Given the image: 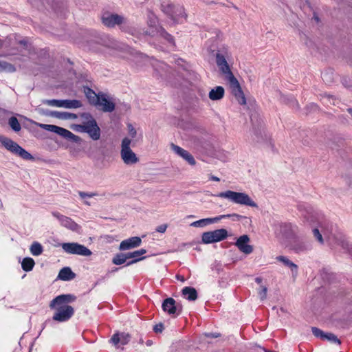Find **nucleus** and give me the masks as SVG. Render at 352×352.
Instances as JSON below:
<instances>
[{
  "instance_id": "nucleus-6",
  "label": "nucleus",
  "mask_w": 352,
  "mask_h": 352,
  "mask_svg": "<svg viewBox=\"0 0 352 352\" xmlns=\"http://www.w3.org/2000/svg\"><path fill=\"white\" fill-rule=\"evenodd\" d=\"M162 10L175 23H183L186 20L184 8L181 6L166 3L162 4Z\"/></svg>"
},
{
  "instance_id": "nucleus-33",
  "label": "nucleus",
  "mask_w": 352,
  "mask_h": 352,
  "mask_svg": "<svg viewBox=\"0 0 352 352\" xmlns=\"http://www.w3.org/2000/svg\"><path fill=\"white\" fill-rule=\"evenodd\" d=\"M128 255L129 253L118 254L113 257L112 262L115 265L123 264L126 261L127 259L130 258V257Z\"/></svg>"
},
{
  "instance_id": "nucleus-34",
  "label": "nucleus",
  "mask_w": 352,
  "mask_h": 352,
  "mask_svg": "<svg viewBox=\"0 0 352 352\" xmlns=\"http://www.w3.org/2000/svg\"><path fill=\"white\" fill-rule=\"evenodd\" d=\"M30 252L34 256H39L43 252V247L38 242H34L30 247Z\"/></svg>"
},
{
  "instance_id": "nucleus-36",
  "label": "nucleus",
  "mask_w": 352,
  "mask_h": 352,
  "mask_svg": "<svg viewBox=\"0 0 352 352\" xmlns=\"http://www.w3.org/2000/svg\"><path fill=\"white\" fill-rule=\"evenodd\" d=\"M8 124L12 129L16 132L19 131L21 129L19 122L15 117H11L8 120Z\"/></svg>"
},
{
  "instance_id": "nucleus-14",
  "label": "nucleus",
  "mask_w": 352,
  "mask_h": 352,
  "mask_svg": "<svg viewBox=\"0 0 352 352\" xmlns=\"http://www.w3.org/2000/svg\"><path fill=\"white\" fill-rule=\"evenodd\" d=\"M130 140L131 145L135 146L138 143L141 142L143 139V135L139 130L133 126L131 124H127V135L122 140Z\"/></svg>"
},
{
  "instance_id": "nucleus-27",
  "label": "nucleus",
  "mask_w": 352,
  "mask_h": 352,
  "mask_svg": "<svg viewBox=\"0 0 352 352\" xmlns=\"http://www.w3.org/2000/svg\"><path fill=\"white\" fill-rule=\"evenodd\" d=\"M182 295L188 300H195L197 298L196 289L190 287H185L183 288Z\"/></svg>"
},
{
  "instance_id": "nucleus-20",
  "label": "nucleus",
  "mask_w": 352,
  "mask_h": 352,
  "mask_svg": "<svg viewBox=\"0 0 352 352\" xmlns=\"http://www.w3.org/2000/svg\"><path fill=\"white\" fill-rule=\"evenodd\" d=\"M130 340V336L126 333H116L113 335L110 341L117 347H119V344L125 345Z\"/></svg>"
},
{
  "instance_id": "nucleus-49",
  "label": "nucleus",
  "mask_w": 352,
  "mask_h": 352,
  "mask_svg": "<svg viewBox=\"0 0 352 352\" xmlns=\"http://www.w3.org/2000/svg\"><path fill=\"white\" fill-rule=\"evenodd\" d=\"M210 179L211 180H213V181H215V182H219V181H220V179H219V177H216V176H214V175H211V176L210 177Z\"/></svg>"
},
{
  "instance_id": "nucleus-3",
  "label": "nucleus",
  "mask_w": 352,
  "mask_h": 352,
  "mask_svg": "<svg viewBox=\"0 0 352 352\" xmlns=\"http://www.w3.org/2000/svg\"><path fill=\"white\" fill-rule=\"evenodd\" d=\"M130 140H122L120 146V156L122 162L126 166H133L140 162L138 155L132 150Z\"/></svg>"
},
{
  "instance_id": "nucleus-30",
  "label": "nucleus",
  "mask_w": 352,
  "mask_h": 352,
  "mask_svg": "<svg viewBox=\"0 0 352 352\" xmlns=\"http://www.w3.org/2000/svg\"><path fill=\"white\" fill-rule=\"evenodd\" d=\"M82 107V102L78 100H62V108L78 109Z\"/></svg>"
},
{
  "instance_id": "nucleus-56",
  "label": "nucleus",
  "mask_w": 352,
  "mask_h": 352,
  "mask_svg": "<svg viewBox=\"0 0 352 352\" xmlns=\"http://www.w3.org/2000/svg\"><path fill=\"white\" fill-rule=\"evenodd\" d=\"M294 103L296 104V106H298L297 102L294 101Z\"/></svg>"
},
{
  "instance_id": "nucleus-35",
  "label": "nucleus",
  "mask_w": 352,
  "mask_h": 352,
  "mask_svg": "<svg viewBox=\"0 0 352 352\" xmlns=\"http://www.w3.org/2000/svg\"><path fill=\"white\" fill-rule=\"evenodd\" d=\"M78 195H79L80 199L82 200H83L84 203L87 206L91 205V203L89 202L87 199L89 198H91L94 196L98 195V194L96 192H82V191H79Z\"/></svg>"
},
{
  "instance_id": "nucleus-40",
  "label": "nucleus",
  "mask_w": 352,
  "mask_h": 352,
  "mask_svg": "<svg viewBox=\"0 0 352 352\" xmlns=\"http://www.w3.org/2000/svg\"><path fill=\"white\" fill-rule=\"evenodd\" d=\"M85 120L80 124H72L71 129L78 133L85 132Z\"/></svg>"
},
{
  "instance_id": "nucleus-13",
  "label": "nucleus",
  "mask_w": 352,
  "mask_h": 352,
  "mask_svg": "<svg viewBox=\"0 0 352 352\" xmlns=\"http://www.w3.org/2000/svg\"><path fill=\"white\" fill-rule=\"evenodd\" d=\"M102 21L104 25L109 28H113L116 25H119L126 23V19L123 16L110 13L104 14L102 17Z\"/></svg>"
},
{
  "instance_id": "nucleus-55",
  "label": "nucleus",
  "mask_w": 352,
  "mask_h": 352,
  "mask_svg": "<svg viewBox=\"0 0 352 352\" xmlns=\"http://www.w3.org/2000/svg\"><path fill=\"white\" fill-rule=\"evenodd\" d=\"M233 8L235 9H237L236 6H233Z\"/></svg>"
},
{
  "instance_id": "nucleus-19",
  "label": "nucleus",
  "mask_w": 352,
  "mask_h": 352,
  "mask_svg": "<svg viewBox=\"0 0 352 352\" xmlns=\"http://www.w3.org/2000/svg\"><path fill=\"white\" fill-rule=\"evenodd\" d=\"M142 243V240L138 236H133L126 240L122 241L120 244L119 249L120 250H126L140 246Z\"/></svg>"
},
{
  "instance_id": "nucleus-39",
  "label": "nucleus",
  "mask_w": 352,
  "mask_h": 352,
  "mask_svg": "<svg viewBox=\"0 0 352 352\" xmlns=\"http://www.w3.org/2000/svg\"><path fill=\"white\" fill-rule=\"evenodd\" d=\"M217 217H221V220L226 218H232L233 221H240L242 219L245 218L243 216L233 213L230 214H222L220 216H218Z\"/></svg>"
},
{
  "instance_id": "nucleus-52",
  "label": "nucleus",
  "mask_w": 352,
  "mask_h": 352,
  "mask_svg": "<svg viewBox=\"0 0 352 352\" xmlns=\"http://www.w3.org/2000/svg\"><path fill=\"white\" fill-rule=\"evenodd\" d=\"M146 344H147L148 346L151 345V344H152V341H151V340H148V341L146 342Z\"/></svg>"
},
{
  "instance_id": "nucleus-47",
  "label": "nucleus",
  "mask_w": 352,
  "mask_h": 352,
  "mask_svg": "<svg viewBox=\"0 0 352 352\" xmlns=\"http://www.w3.org/2000/svg\"><path fill=\"white\" fill-rule=\"evenodd\" d=\"M206 336H208L209 338H218L219 336V334L217 333H210L206 334Z\"/></svg>"
},
{
  "instance_id": "nucleus-29",
  "label": "nucleus",
  "mask_w": 352,
  "mask_h": 352,
  "mask_svg": "<svg viewBox=\"0 0 352 352\" xmlns=\"http://www.w3.org/2000/svg\"><path fill=\"white\" fill-rule=\"evenodd\" d=\"M85 94L86 95V97L87 98L89 102L91 104L96 106L97 102H98L99 98L100 97V94H96L94 91H92L89 88H86L85 89Z\"/></svg>"
},
{
  "instance_id": "nucleus-9",
  "label": "nucleus",
  "mask_w": 352,
  "mask_h": 352,
  "mask_svg": "<svg viewBox=\"0 0 352 352\" xmlns=\"http://www.w3.org/2000/svg\"><path fill=\"white\" fill-rule=\"evenodd\" d=\"M82 116L85 120V132L94 140H98L100 138V129L96 121L90 114L83 113Z\"/></svg>"
},
{
  "instance_id": "nucleus-17",
  "label": "nucleus",
  "mask_w": 352,
  "mask_h": 352,
  "mask_svg": "<svg viewBox=\"0 0 352 352\" xmlns=\"http://www.w3.org/2000/svg\"><path fill=\"white\" fill-rule=\"evenodd\" d=\"M250 242V238L248 235L244 234L239 236L236 243L235 245L239 248V250L245 254H250L253 252V247L248 244Z\"/></svg>"
},
{
  "instance_id": "nucleus-48",
  "label": "nucleus",
  "mask_w": 352,
  "mask_h": 352,
  "mask_svg": "<svg viewBox=\"0 0 352 352\" xmlns=\"http://www.w3.org/2000/svg\"><path fill=\"white\" fill-rule=\"evenodd\" d=\"M10 44V43H8L7 42L6 43H3L2 42L1 40H0V48L1 47H3V46L5 47H8Z\"/></svg>"
},
{
  "instance_id": "nucleus-26",
  "label": "nucleus",
  "mask_w": 352,
  "mask_h": 352,
  "mask_svg": "<svg viewBox=\"0 0 352 352\" xmlns=\"http://www.w3.org/2000/svg\"><path fill=\"white\" fill-rule=\"evenodd\" d=\"M60 224L63 226L72 231L78 232L80 230V226L76 223H75L72 219L67 217H65L63 219V221H61Z\"/></svg>"
},
{
  "instance_id": "nucleus-51",
  "label": "nucleus",
  "mask_w": 352,
  "mask_h": 352,
  "mask_svg": "<svg viewBox=\"0 0 352 352\" xmlns=\"http://www.w3.org/2000/svg\"><path fill=\"white\" fill-rule=\"evenodd\" d=\"M255 280L257 283L260 284L262 281V279L261 278H256Z\"/></svg>"
},
{
  "instance_id": "nucleus-11",
  "label": "nucleus",
  "mask_w": 352,
  "mask_h": 352,
  "mask_svg": "<svg viewBox=\"0 0 352 352\" xmlns=\"http://www.w3.org/2000/svg\"><path fill=\"white\" fill-rule=\"evenodd\" d=\"M228 236V232L226 229L221 228L213 231L204 232L201 236L202 242L209 244L221 241Z\"/></svg>"
},
{
  "instance_id": "nucleus-21",
  "label": "nucleus",
  "mask_w": 352,
  "mask_h": 352,
  "mask_svg": "<svg viewBox=\"0 0 352 352\" xmlns=\"http://www.w3.org/2000/svg\"><path fill=\"white\" fill-rule=\"evenodd\" d=\"M225 95V89L222 86H216L210 89L208 97L212 101L221 100Z\"/></svg>"
},
{
  "instance_id": "nucleus-16",
  "label": "nucleus",
  "mask_w": 352,
  "mask_h": 352,
  "mask_svg": "<svg viewBox=\"0 0 352 352\" xmlns=\"http://www.w3.org/2000/svg\"><path fill=\"white\" fill-rule=\"evenodd\" d=\"M313 334L323 340H327L333 344L340 345L341 342L338 337L332 333L324 332L318 328L313 327L311 329Z\"/></svg>"
},
{
  "instance_id": "nucleus-43",
  "label": "nucleus",
  "mask_w": 352,
  "mask_h": 352,
  "mask_svg": "<svg viewBox=\"0 0 352 352\" xmlns=\"http://www.w3.org/2000/svg\"><path fill=\"white\" fill-rule=\"evenodd\" d=\"M167 224H162V225H160L158 226L157 228H156V231L158 232H160V233H164L166 232V229H167Z\"/></svg>"
},
{
  "instance_id": "nucleus-1",
  "label": "nucleus",
  "mask_w": 352,
  "mask_h": 352,
  "mask_svg": "<svg viewBox=\"0 0 352 352\" xmlns=\"http://www.w3.org/2000/svg\"><path fill=\"white\" fill-rule=\"evenodd\" d=\"M76 297L72 294L60 295L54 298L50 307L54 310L53 320L59 322L69 320L74 314V308L69 303L74 301Z\"/></svg>"
},
{
  "instance_id": "nucleus-50",
  "label": "nucleus",
  "mask_w": 352,
  "mask_h": 352,
  "mask_svg": "<svg viewBox=\"0 0 352 352\" xmlns=\"http://www.w3.org/2000/svg\"><path fill=\"white\" fill-rule=\"evenodd\" d=\"M176 278H177V280H180V281H182L183 283L185 281V278L182 276L177 275Z\"/></svg>"
},
{
  "instance_id": "nucleus-2",
  "label": "nucleus",
  "mask_w": 352,
  "mask_h": 352,
  "mask_svg": "<svg viewBox=\"0 0 352 352\" xmlns=\"http://www.w3.org/2000/svg\"><path fill=\"white\" fill-rule=\"evenodd\" d=\"M218 197L227 199L234 204L256 208V202L245 192L232 191L230 190L219 192Z\"/></svg>"
},
{
  "instance_id": "nucleus-28",
  "label": "nucleus",
  "mask_w": 352,
  "mask_h": 352,
  "mask_svg": "<svg viewBox=\"0 0 352 352\" xmlns=\"http://www.w3.org/2000/svg\"><path fill=\"white\" fill-rule=\"evenodd\" d=\"M225 80L228 82L230 87L231 89L232 94L233 95L242 90L239 81L234 76Z\"/></svg>"
},
{
  "instance_id": "nucleus-4",
  "label": "nucleus",
  "mask_w": 352,
  "mask_h": 352,
  "mask_svg": "<svg viewBox=\"0 0 352 352\" xmlns=\"http://www.w3.org/2000/svg\"><path fill=\"white\" fill-rule=\"evenodd\" d=\"M148 30L144 32L146 35L151 36H159L166 40L170 45H174L173 36L168 34L162 27L157 25V19L153 14L148 16Z\"/></svg>"
},
{
  "instance_id": "nucleus-31",
  "label": "nucleus",
  "mask_w": 352,
  "mask_h": 352,
  "mask_svg": "<svg viewBox=\"0 0 352 352\" xmlns=\"http://www.w3.org/2000/svg\"><path fill=\"white\" fill-rule=\"evenodd\" d=\"M146 252V250H144V249H141V250H136V251H134L133 252H129V255L128 256L130 257V258H133V260L131 261V262L128 263L127 265H131L133 263H136V262L143 259L144 257L139 258V256H140L141 255L144 254Z\"/></svg>"
},
{
  "instance_id": "nucleus-37",
  "label": "nucleus",
  "mask_w": 352,
  "mask_h": 352,
  "mask_svg": "<svg viewBox=\"0 0 352 352\" xmlns=\"http://www.w3.org/2000/svg\"><path fill=\"white\" fill-rule=\"evenodd\" d=\"M43 104L50 107L62 108V100H43Z\"/></svg>"
},
{
  "instance_id": "nucleus-24",
  "label": "nucleus",
  "mask_w": 352,
  "mask_h": 352,
  "mask_svg": "<svg viewBox=\"0 0 352 352\" xmlns=\"http://www.w3.org/2000/svg\"><path fill=\"white\" fill-rule=\"evenodd\" d=\"M49 115L52 117H54L60 120H74L77 118V115L68 112L61 111H51Z\"/></svg>"
},
{
  "instance_id": "nucleus-38",
  "label": "nucleus",
  "mask_w": 352,
  "mask_h": 352,
  "mask_svg": "<svg viewBox=\"0 0 352 352\" xmlns=\"http://www.w3.org/2000/svg\"><path fill=\"white\" fill-rule=\"evenodd\" d=\"M234 96L235 97L236 100L240 104H241V105L246 104V98H245V95L242 90H241L239 92L235 94L234 95Z\"/></svg>"
},
{
  "instance_id": "nucleus-45",
  "label": "nucleus",
  "mask_w": 352,
  "mask_h": 352,
  "mask_svg": "<svg viewBox=\"0 0 352 352\" xmlns=\"http://www.w3.org/2000/svg\"><path fill=\"white\" fill-rule=\"evenodd\" d=\"M52 214L54 217H56L59 221L60 223H61V221H63V219L65 217V216L62 215L60 213L56 212H53Z\"/></svg>"
},
{
  "instance_id": "nucleus-22",
  "label": "nucleus",
  "mask_w": 352,
  "mask_h": 352,
  "mask_svg": "<svg viewBox=\"0 0 352 352\" xmlns=\"http://www.w3.org/2000/svg\"><path fill=\"white\" fill-rule=\"evenodd\" d=\"M276 260L283 263L284 265L288 267L292 272V275L293 278H296L298 275V266L295 263H294L292 261H290L287 257L284 256H278L276 257Z\"/></svg>"
},
{
  "instance_id": "nucleus-15",
  "label": "nucleus",
  "mask_w": 352,
  "mask_h": 352,
  "mask_svg": "<svg viewBox=\"0 0 352 352\" xmlns=\"http://www.w3.org/2000/svg\"><path fill=\"white\" fill-rule=\"evenodd\" d=\"M162 307L164 311L171 316L178 315L182 311L181 306L176 305V302L173 298L165 299Z\"/></svg>"
},
{
  "instance_id": "nucleus-7",
  "label": "nucleus",
  "mask_w": 352,
  "mask_h": 352,
  "mask_svg": "<svg viewBox=\"0 0 352 352\" xmlns=\"http://www.w3.org/2000/svg\"><path fill=\"white\" fill-rule=\"evenodd\" d=\"M0 142L5 146L6 149L10 152L19 155L23 160H32L33 156L24 148L21 147L17 143L6 137L0 136Z\"/></svg>"
},
{
  "instance_id": "nucleus-44",
  "label": "nucleus",
  "mask_w": 352,
  "mask_h": 352,
  "mask_svg": "<svg viewBox=\"0 0 352 352\" xmlns=\"http://www.w3.org/2000/svg\"><path fill=\"white\" fill-rule=\"evenodd\" d=\"M163 329L164 326L162 323L156 324L153 328L154 331L156 333H161L163 331Z\"/></svg>"
},
{
  "instance_id": "nucleus-41",
  "label": "nucleus",
  "mask_w": 352,
  "mask_h": 352,
  "mask_svg": "<svg viewBox=\"0 0 352 352\" xmlns=\"http://www.w3.org/2000/svg\"><path fill=\"white\" fill-rule=\"evenodd\" d=\"M267 289L265 286L261 285L258 289V294L261 300L266 298Z\"/></svg>"
},
{
  "instance_id": "nucleus-54",
  "label": "nucleus",
  "mask_w": 352,
  "mask_h": 352,
  "mask_svg": "<svg viewBox=\"0 0 352 352\" xmlns=\"http://www.w3.org/2000/svg\"><path fill=\"white\" fill-rule=\"evenodd\" d=\"M19 43L25 45V42H24V41H19Z\"/></svg>"
},
{
  "instance_id": "nucleus-12",
  "label": "nucleus",
  "mask_w": 352,
  "mask_h": 352,
  "mask_svg": "<svg viewBox=\"0 0 352 352\" xmlns=\"http://www.w3.org/2000/svg\"><path fill=\"white\" fill-rule=\"evenodd\" d=\"M96 107L104 112H112L115 109L114 99L107 94H101Z\"/></svg>"
},
{
  "instance_id": "nucleus-53",
  "label": "nucleus",
  "mask_w": 352,
  "mask_h": 352,
  "mask_svg": "<svg viewBox=\"0 0 352 352\" xmlns=\"http://www.w3.org/2000/svg\"><path fill=\"white\" fill-rule=\"evenodd\" d=\"M287 226L286 224H281V225H280V228H287Z\"/></svg>"
},
{
  "instance_id": "nucleus-23",
  "label": "nucleus",
  "mask_w": 352,
  "mask_h": 352,
  "mask_svg": "<svg viewBox=\"0 0 352 352\" xmlns=\"http://www.w3.org/2000/svg\"><path fill=\"white\" fill-rule=\"evenodd\" d=\"M221 217H213V218H206L202 219L196 221H194L190 223V226L195 228H204L209 224H212L217 223L221 220Z\"/></svg>"
},
{
  "instance_id": "nucleus-32",
  "label": "nucleus",
  "mask_w": 352,
  "mask_h": 352,
  "mask_svg": "<svg viewBox=\"0 0 352 352\" xmlns=\"http://www.w3.org/2000/svg\"><path fill=\"white\" fill-rule=\"evenodd\" d=\"M34 264V261L32 258L27 257L23 260L21 267L24 271L29 272L33 269Z\"/></svg>"
},
{
  "instance_id": "nucleus-25",
  "label": "nucleus",
  "mask_w": 352,
  "mask_h": 352,
  "mask_svg": "<svg viewBox=\"0 0 352 352\" xmlns=\"http://www.w3.org/2000/svg\"><path fill=\"white\" fill-rule=\"evenodd\" d=\"M58 278L63 280H70L75 278V274L68 267H63L59 272Z\"/></svg>"
},
{
  "instance_id": "nucleus-42",
  "label": "nucleus",
  "mask_w": 352,
  "mask_h": 352,
  "mask_svg": "<svg viewBox=\"0 0 352 352\" xmlns=\"http://www.w3.org/2000/svg\"><path fill=\"white\" fill-rule=\"evenodd\" d=\"M313 234H314V236L316 238V239L320 243H323V239H322V234H320V232H319L318 229L317 228H315L313 230Z\"/></svg>"
},
{
  "instance_id": "nucleus-8",
  "label": "nucleus",
  "mask_w": 352,
  "mask_h": 352,
  "mask_svg": "<svg viewBox=\"0 0 352 352\" xmlns=\"http://www.w3.org/2000/svg\"><path fill=\"white\" fill-rule=\"evenodd\" d=\"M60 246L63 251L67 254L83 256H89L92 254L91 251L89 248L78 243H63L60 244Z\"/></svg>"
},
{
  "instance_id": "nucleus-10",
  "label": "nucleus",
  "mask_w": 352,
  "mask_h": 352,
  "mask_svg": "<svg viewBox=\"0 0 352 352\" xmlns=\"http://www.w3.org/2000/svg\"><path fill=\"white\" fill-rule=\"evenodd\" d=\"M37 126L43 129L57 133L59 135L75 142H78L81 140L80 137L74 135L69 130L56 125L38 123Z\"/></svg>"
},
{
  "instance_id": "nucleus-18",
  "label": "nucleus",
  "mask_w": 352,
  "mask_h": 352,
  "mask_svg": "<svg viewBox=\"0 0 352 352\" xmlns=\"http://www.w3.org/2000/svg\"><path fill=\"white\" fill-rule=\"evenodd\" d=\"M170 148L174 153H175L177 155L182 157L189 164L195 165L196 164V162L193 156L186 150H184V148L174 144H172L170 145Z\"/></svg>"
},
{
  "instance_id": "nucleus-5",
  "label": "nucleus",
  "mask_w": 352,
  "mask_h": 352,
  "mask_svg": "<svg viewBox=\"0 0 352 352\" xmlns=\"http://www.w3.org/2000/svg\"><path fill=\"white\" fill-rule=\"evenodd\" d=\"M230 58L231 54L227 50H219L216 55L217 65L223 75L224 79L234 76L228 62Z\"/></svg>"
},
{
  "instance_id": "nucleus-46",
  "label": "nucleus",
  "mask_w": 352,
  "mask_h": 352,
  "mask_svg": "<svg viewBox=\"0 0 352 352\" xmlns=\"http://www.w3.org/2000/svg\"><path fill=\"white\" fill-rule=\"evenodd\" d=\"M52 214L54 217H56L59 221L60 223H61V221H63V219L65 217V216L62 215L60 213L56 212H53Z\"/></svg>"
}]
</instances>
